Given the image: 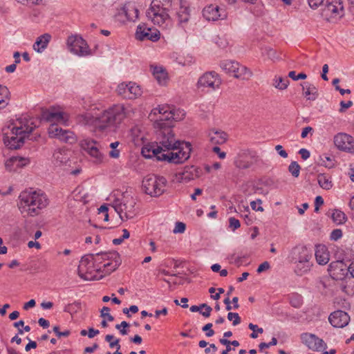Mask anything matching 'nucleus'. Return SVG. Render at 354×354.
Returning a JSON list of instances; mask_svg holds the SVG:
<instances>
[{
	"mask_svg": "<svg viewBox=\"0 0 354 354\" xmlns=\"http://www.w3.org/2000/svg\"><path fill=\"white\" fill-rule=\"evenodd\" d=\"M328 320L333 327L344 328L348 324L350 317L343 310H337L330 315Z\"/></svg>",
	"mask_w": 354,
	"mask_h": 354,
	"instance_id": "412c9836",
	"label": "nucleus"
},
{
	"mask_svg": "<svg viewBox=\"0 0 354 354\" xmlns=\"http://www.w3.org/2000/svg\"><path fill=\"white\" fill-rule=\"evenodd\" d=\"M48 133L50 138H57L66 143L73 144L76 141V136L73 131L62 129L57 124H50Z\"/></svg>",
	"mask_w": 354,
	"mask_h": 354,
	"instance_id": "f8f14e48",
	"label": "nucleus"
},
{
	"mask_svg": "<svg viewBox=\"0 0 354 354\" xmlns=\"http://www.w3.org/2000/svg\"><path fill=\"white\" fill-rule=\"evenodd\" d=\"M67 46L69 51L79 56L89 54L88 46L84 39L77 35H71L67 39Z\"/></svg>",
	"mask_w": 354,
	"mask_h": 354,
	"instance_id": "ddd939ff",
	"label": "nucleus"
},
{
	"mask_svg": "<svg viewBox=\"0 0 354 354\" xmlns=\"http://www.w3.org/2000/svg\"><path fill=\"white\" fill-rule=\"evenodd\" d=\"M299 153L301 155V158L304 160H306L310 157V152L306 149H301L299 151Z\"/></svg>",
	"mask_w": 354,
	"mask_h": 354,
	"instance_id": "774afa93",
	"label": "nucleus"
},
{
	"mask_svg": "<svg viewBox=\"0 0 354 354\" xmlns=\"http://www.w3.org/2000/svg\"><path fill=\"white\" fill-rule=\"evenodd\" d=\"M118 95L124 99H135L142 95L140 86L133 82L120 83L116 89Z\"/></svg>",
	"mask_w": 354,
	"mask_h": 354,
	"instance_id": "4468645a",
	"label": "nucleus"
},
{
	"mask_svg": "<svg viewBox=\"0 0 354 354\" xmlns=\"http://www.w3.org/2000/svg\"><path fill=\"white\" fill-rule=\"evenodd\" d=\"M352 105H353L352 101H348L346 102H345L344 101H341L340 102L341 108L339 109V111L340 113H344L346 111V109L350 108Z\"/></svg>",
	"mask_w": 354,
	"mask_h": 354,
	"instance_id": "13d9d810",
	"label": "nucleus"
},
{
	"mask_svg": "<svg viewBox=\"0 0 354 354\" xmlns=\"http://www.w3.org/2000/svg\"><path fill=\"white\" fill-rule=\"evenodd\" d=\"M303 89V95L308 100L315 101L318 97V90L316 86L309 82L301 84Z\"/></svg>",
	"mask_w": 354,
	"mask_h": 354,
	"instance_id": "c756f323",
	"label": "nucleus"
},
{
	"mask_svg": "<svg viewBox=\"0 0 354 354\" xmlns=\"http://www.w3.org/2000/svg\"><path fill=\"white\" fill-rule=\"evenodd\" d=\"M201 170L198 167L192 165L187 166L184 168L183 172L179 174L183 180L188 182L200 176Z\"/></svg>",
	"mask_w": 354,
	"mask_h": 354,
	"instance_id": "bb28decb",
	"label": "nucleus"
},
{
	"mask_svg": "<svg viewBox=\"0 0 354 354\" xmlns=\"http://www.w3.org/2000/svg\"><path fill=\"white\" fill-rule=\"evenodd\" d=\"M114 339V336L113 335H106L105 336V341L109 343V346L111 348H116L118 350H120L121 346L120 344V339Z\"/></svg>",
	"mask_w": 354,
	"mask_h": 354,
	"instance_id": "a18cd8bd",
	"label": "nucleus"
},
{
	"mask_svg": "<svg viewBox=\"0 0 354 354\" xmlns=\"http://www.w3.org/2000/svg\"><path fill=\"white\" fill-rule=\"evenodd\" d=\"M178 20L180 24H185L189 19V8L185 6H180L177 12Z\"/></svg>",
	"mask_w": 354,
	"mask_h": 354,
	"instance_id": "ea45409f",
	"label": "nucleus"
},
{
	"mask_svg": "<svg viewBox=\"0 0 354 354\" xmlns=\"http://www.w3.org/2000/svg\"><path fill=\"white\" fill-rule=\"evenodd\" d=\"M134 109L130 104H116L104 111L99 116L93 118L86 113L78 116V122L82 125H94L103 131L109 127L117 126L126 118L134 115Z\"/></svg>",
	"mask_w": 354,
	"mask_h": 354,
	"instance_id": "f03ea898",
	"label": "nucleus"
},
{
	"mask_svg": "<svg viewBox=\"0 0 354 354\" xmlns=\"http://www.w3.org/2000/svg\"><path fill=\"white\" fill-rule=\"evenodd\" d=\"M334 144L339 150L354 153V138L345 133H339L334 137Z\"/></svg>",
	"mask_w": 354,
	"mask_h": 354,
	"instance_id": "dca6fc26",
	"label": "nucleus"
},
{
	"mask_svg": "<svg viewBox=\"0 0 354 354\" xmlns=\"http://www.w3.org/2000/svg\"><path fill=\"white\" fill-rule=\"evenodd\" d=\"M277 344V339L275 337H272L269 343L261 342L259 345V349L262 351L264 348H268L271 346H274Z\"/></svg>",
	"mask_w": 354,
	"mask_h": 354,
	"instance_id": "603ef678",
	"label": "nucleus"
},
{
	"mask_svg": "<svg viewBox=\"0 0 354 354\" xmlns=\"http://www.w3.org/2000/svg\"><path fill=\"white\" fill-rule=\"evenodd\" d=\"M10 93L6 86L0 85V109L6 107L10 102Z\"/></svg>",
	"mask_w": 354,
	"mask_h": 354,
	"instance_id": "72a5a7b5",
	"label": "nucleus"
},
{
	"mask_svg": "<svg viewBox=\"0 0 354 354\" xmlns=\"http://www.w3.org/2000/svg\"><path fill=\"white\" fill-rule=\"evenodd\" d=\"M81 309V303L80 301H75L72 304H68L64 307V311L70 314L75 313Z\"/></svg>",
	"mask_w": 354,
	"mask_h": 354,
	"instance_id": "37998d69",
	"label": "nucleus"
},
{
	"mask_svg": "<svg viewBox=\"0 0 354 354\" xmlns=\"http://www.w3.org/2000/svg\"><path fill=\"white\" fill-rule=\"evenodd\" d=\"M295 263L296 264L295 272L299 276H301L309 271L311 267L310 261H304Z\"/></svg>",
	"mask_w": 354,
	"mask_h": 354,
	"instance_id": "4c0bfd02",
	"label": "nucleus"
},
{
	"mask_svg": "<svg viewBox=\"0 0 354 354\" xmlns=\"http://www.w3.org/2000/svg\"><path fill=\"white\" fill-rule=\"evenodd\" d=\"M212 323H208L203 327L202 330L203 331H206V336L212 337L214 335V331L212 329Z\"/></svg>",
	"mask_w": 354,
	"mask_h": 354,
	"instance_id": "4d7b16f0",
	"label": "nucleus"
},
{
	"mask_svg": "<svg viewBox=\"0 0 354 354\" xmlns=\"http://www.w3.org/2000/svg\"><path fill=\"white\" fill-rule=\"evenodd\" d=\"M123 10L128 20L133 21L138 18V10L134 4H125Z\"/></svg>",
	"mask_w": 354,
	"mask_h": 354,
	"instance_id": "473e14b6",
	"label": "nucleus"
},
{
	"mask_svg": "<svg viewBox=\"0 0 354 354\" xmlns=\"http://www.w3.org/2000/svg\"><path fill=\"white\" fill-rule=\"evenodd\" d=\"M160 32L155 28L147 27L145 24H140L138 26L136 36L138 40H149L156 41L160 39Z\"/></svg>",
	"mask_w": 354,
	"mask_h": 354,
	"instance_id": "a211bd4d",
	"label": "nucleus"
},
{
	"mask_svg": "<svg viewBox=\"0 0 354 354\" xmlns=\"http://www.w3.org/2000/svg\"><path fill=\"white\" fill-rule=\"evenodd\" d=\"M331 218L333 222H335L337 225L344 223L346 220L345 214L343 212L337 209H335L333 212Z\"/></svg>",
	"mask_w": 354,
	"mask_h": 354,
	"instance_id": "79ce46f5",
	"label": "nucleus"
},
{
	"mask_svg": "<svg viewBox=\"0 0 354 354\" xmlns=\"http://www.w3.org/2000/svg\"><path fill=\"white\" fill-rule=\"evenodd\" d=\"M50 39L51 35L48 33L39 36L33 44V49L37 53H41L47 48Z\"/></svg>",
	"mask_w": 354,
	"mask_h": 354,
	"instance_id": "7c9ffc66",
	"label": "nucleus"
},
{
	"mask_svg": "<svg viewBox=\"0 0 354 354\" xmlns=\"http://www.w3.org/2000/svg\"><path fill=\"white\" fill-rule=\"evenodd\" d=\"M241 224L238 219L234 217H230L229 218V227L231 228L232 231L236 230L239 227H240Z\"/></svg>",
	"mask_w": 354,
	"mask_h": 354,
	"instance_id": "8fccbe9b",
	"label": "nucleus"
},
{
	"mask_svg": "<svg viewBox=\"0 0 354 354\" xmlns=\"http://www.w3.org/2000/svg\"><path fill=\"white\" fill-rule=\"evenodd\" d=\"M261 200L258 199L257 201H252L250 203V206L253 210L263 212V208L261 206Z\"/></svg>",
	"mask_w": 354,
	"mask_h": 354,
	"instance_id": "864d4df0",
	"label": "nucleus"
},
{
	"mask_svg": "<svg viewBox=\"0 0 354 354\" xmlns=\"http://www.w3.org/2000/svg\"><path fill=\"white\" fill-rule=\"evenodd\" d=\"M317 181L319 186L326 190L330 189L333 186L330 178L324 174H320L317 176Z\"/></svg>",
	"mask_w": 354,
	"mask_h": 354,
	"instance_id": "a19ab883",
	"label": "nucleus"
},
{
	"mask_svg": "<svg viewBox=\"0 0 354 354\" xmlns=\"http://www.w3.org/2000/svg\"><path fill=\"white\" fill-rule=\"evenodd\" d=\"M71 151L64 149L55 151L53 156V161L57 167L71 165Z\"/></svg>",
	"mask_w": 354,
	"mask_h": 354,
	"instance_id": "4be33fe9",
	"label": "nucleus"
},
{
	"mask_svg": "<svg viewBox=\"0 0 354 354\" xmlns=\"http://www.w3.org/2000/svg\"><path fill=\"white\" fill-rule=\"evenodd\" d=\"M136 200L129 194H123L121 198L113 201L112 207L122 221L133 218L137 213L135 207Z\"/></svg>",
	"mask_w": 354,
	"mask_h": 354,
	"instance_id": "423d86ee",
	"label": "nucleus"
},
{
	"mask_svg": "<svg viewBox=\"0 0 354 354\" xmlns=\"http://www.w3.org/2000/svg\"><path fill=\"white\" fill-rule=\"evenodd\" d=\"M303 342L310 348L314 351H319L323 348L324 342L315 335L306 333L301 336Z\"/></svg>",
	"mask_w": 354,
	"mask_h": 354,
	"instance_id": "5701e85b",
	"label": "nucleus"
},
{
	"mask_svg": "<svg viewBox=\"0 0 354 354\" xmlns=\"http://www.w3.org/2000/svg\"><path fill=\"white\" fill-rule=\"evenodd\" d=\"M248 328L253 331L250 334V337L252 339H255L258 337V335L256 333L257 331L259 333H262L263 332L262 328H259L257 325L253 324L252 323L249 324Z\"/></svg>",
	"mask_w": 354,
	"mask_h": 354,
	"instance_id": "de8ad7c7",
	"label": "nucleus"
},
{
	"mask_svg": "<svg viewBox=\"0 0 354 354\" xmlns=\"http://www.w3.org/2000/svg\"><path fill=\"white\" fill-rule=\"evenodd\" d=\"M77 272L80 278L86 281L98 280L103 277L102 274H100V271L96 269L95 263L87 254L82 257Z\"/></svg>",
	"mask_w": 354,
	"mask_h": 354,
	"instance_id": "1a4fd4ad",
	"label": "nucleus"
},
{
	"mask_svg": "<svg viewBox=\"0 0 354 354\" xmlns=\"http://www.w3.org/2000/svg\"><path fill=\"white\" fill-rule=\"evenodd\" d=\"M300 169L301 167L295 161L292 162L288 167L289 172H290L291 174L295 178L299 176Z\"/></svg>",
	"mask_w": 354,
	"mask_h": 354,
	"instance_id": "49530a36",
	"label": "nucleus"
},
{
	"mask_svg": "<svg viewBox=\"0 0 354 354\" xmlns=\"http://www.w3.org/2000/svg\"><path fill=\"white\" fill-rule=\"evenodd\" d=\"M201 307L202 308H205V310L204 312H200L203 316H204L205 317H209L210 316V314H211V312L212 310V308L208 306L207 304H201Z\"/></svg>",
	"mask_w": 354,
	"mask_h": 354,
	"instance_id": "bf43d9fd",
	"label": "nucleus"
},
{
	"mask_svg": "<svg viewBox=\"0 0 354 354\" xmlns=\"http://www.w3.org/2000/svg\"><path fill=\"white\" fill-rule=\"evenodd\" d=\"M153 75L158 82L161 85H165L167 80V73L161 67H154L153 68Z\"/></svg>",
	"mask_w": 354,
	"mask_h": 354,
	"instance_id": "f704fd0d",
	"label": "nucleus"
},
{
	"mask_svg": "<svg viewBox=\"0 0 354 354\" xmlns=\"http://www.w3.org/2000/svg\"><path fill=\"white\" fill-rule=\"evenodd\" d=\"M234 164L236 167L241 169H247L250 166V164L249 162H245L240 160H235Z\"/></svg>",
	"mask_w": 354,
	"mask_h": 354,
	"instance_id": "0e129e2a",
	"label": "nucleus"
},
{
	"mask_svg": "<svg viewBox=\"0 0 354 354\" xmlns=\"http://www.w3.org/2000/svg\"><path fill=\"white\" fill-rule=\"evenodd\" d=\"M186 225L184 223L177 222L176 223L175 227L173 230L174 233H183L185 230Z\"/></svg>",
	"mask_w": 354,
	"mask_h": 354,
	"instance_id": "5fc2aeb1",
	"label": "nucleus"
},
{
	"mask_svg": "<svg viewBox=\"0 0 354 354\" xmlns=\"http://www.w3.org/2000/svg\"><path fill=\"white\" fill-rule=\"evenodd\" d=\"M275 149L278 152L280 156L283 158H286L288 157V153L283 149V147L280 145L275 146Z\"/></svg>",
	"mask_w": 354,
	"mask_h": 354,
	"instance_id": "e2e57ef3",
	"label": "nucleus"
},
{
	"mask_svg": "<svg viewBox=\"0 0 354 354\" xmlns=\"http://www.w3.org/2000/svg\"><path fill=\"white\" fill-rule=\"evenodd\" d=\"M209 141L215 145H223L227 140V134L220 129H212L207 133Z\"/></svg>",
	"mask_w": 354,
	"mask_h": 354,
	"instance_id": "393cba45",
	"label": "nucleus"
},
{
	"mask_svg": "<svg viewBox=\"0 0 354 354\" xmlns=\"http://www.w3.org/2000/svg\"><path fill=\"white\" fill-rule=\"evenodd\" d=\"M289 258L292 263L310 261L312 258V252L306 246L297 245L292 248Z\"/></svg>",
	"mask_w": 354,
	"mask_h": 354,
	"instance_id": "6ab92c4d",
	"label": "nucleus"
},
{
	"mask_svg": "<svg viewBox=\"0 0 354 354\" xmlns=\"http://www.w3.org/2000/svg\"><path fill=\"white\" fill-rule=\"evenodd\" d=\"M41 119L51 124H65L68 120V115L59 109L52 106L41 111Z\"/></svg>",
	"mask_w": 354,
	"mask_h": 354,
	"instance_id": "9b49d317",
	"label": "nucleus"
},
{
	"mask_svg": "<svg viewBox=\"0 0 354 354\" xmlns=\"http://www.w3.org/2000/svg\"><path fill=\"white\" fill-rule=\"evenodd\" d=\"M239 64V62L235 61L225 60L221 62L220 66L227 74L231 75L233 72H234V70Z\"/></svg>",
	"mask_w": 354,
	"mask_h": 354,
	"instance_id": "58836bf2",
	"label": "nucleus"
},
{
	"mask_svg": "<svg viewBox=\"0 0 354 354\" xmlns=\"http://www.w3.org/2000/svg\"><path fill=\"white\" fill-rule=\"evenodd\" d=\"M53 330L55 332L56 335L59 338L62 337H68L70 335V331L68 330H66L63 332L59 331V326H55L53 328Z\"/></svg>",
	"mask_w": 354,
	"mask_h": 354,
	"instance_id": "3c124183",
	"label": "nucleus"
},
{
	"mask_svg": "<svg viewBox=\"0 0 354 354\" xmlns=\"http://www.w3.org/2000/svg\"><path fill=\"white\" fill-rule=\"evenodd\" d=\"M345 280L342 282L341 288L342 291L348 295L354 294V279L351 277H346Z\"/></svg>",
	"mask_w": 354,
	"mask_h": 354,
	"instance_id": "e433bc0d",
	"label": "nucleus"
},
{
	"mask_svg": "<svg viewBox=\"0 0 354 354\" xmlns=\"http://www.w3.org/2000/svg\"><path fill=\"white\" fill-rule=\"evenodd\" d=\"M48 204V200L43 192L30 189L20 193L17 206L21 214L35 216L39 214Z\"/></svg>",
	"mask_w": 354,
	"mask_h": 354,
	"instance_id": "20e7f679",
	"label": "nucleus"
},
{
	"mask_svg": "<svg viewBox=\"0 0 354 354\" xmlns=\"http://www.w3.org/2000/svg\"><path fill=\"white\" fill-rule=\"evenodd\" d=\"M171 6V0H153L147 11V17L154 24L162 26L169 19L168 11Z\"/></svg>",
	"mask_w": 354,
	"mask_h": 354,
	"instance_id": "39448f33",
	"label": "nucleus"
},
{
	"mask_svg": "<svg viewBox=\"0 0 354 354\" xmlns=\"http://www.w3.org/2000/svg\"><path fill=\"white\" fill-rule=\"evenodd\" d=\"M221 84V79L214 71L205 73L197 82V87L201 91H213L218 88Z\"/></svg>",
	"mask_w": 354,
	"mask_h": 354,
	"instance_id": "9d476101",
	"label": "nucleus"
},
{
	"mask_svg": "<svg viewBox=\"0 0 354 354\" xmlns=\"http://www.w3.org/2000/svg\"><path fill=\"white\" fill-rule=\"evenodd\" d=\"M37 126V120L33 118H19L3 129L4 144L11 149L20 148Z\"/></svg>",
	"mask_w": 354,
	"mask_h": 354,
	"instance_id": "7ed1b4c3",
	"label": "nucleus"
},
{
	"mask_svg": "<svg viewBox=\"0 0 354 354\" xmlns=\"http://www.w3.org/2000/svg\"><path fill=\"white\" fill-rule=\"evenodd\" d=\"M121 264V259L119 254L116 252H111L109 260L102 265L100 273L102 275H107L115 271Z\"/></svg>",
	"mask_w": 354,
	"mask_h": 354,
	"instance_id": "aec40b11",
	"label": "nucleus"
},
{
	"mask_svg": "<svg viewBox=\"0 0 354 354\" xmlns=\"http://www.w3.org/2000/svg\"><path fill=\"white\" fill-rule=\"evenodd\" d=\"M80 145L93 163L100 165L104 162L106 157L103 151L102 145L100 142L93 138H87L82 140Z\"/></svg>",
	"mask_w": 354,
	"mask_h": 354,
	"instance_id": "0eeeda50",
	"label": "nucleus"
},
{
	"mask_svg": "<svg viewBox=\"0 0 354 354\" xmlns=\"http://www.w3.org/2000/svg\"><path fill=\"white\" fill-rule=\"evenodd\" d=\"M324 204V200L322 196H318L315 198V212H317L319 209V206Z\"/></svg>",
	"mask_w": 354,
	"mask_h": 354,
	"instance_id": "69168bd1",
	"label": "nucleus"
},
{
	"mask_svg": "<svg viewBox=\"0 0 354 354\" xmlns=\"http://www.w3.org/2000/svg\"><path fill=\"white\" fill-rule=\"evenodd\" d=\"M212 151L218 155L219 158L224 159L226 156V153L224 151H221L220 147L218 146H215L213 147Z\"/></svg>",
	"mask_w": 354,
	"mask_h": 354,
	"instance_id": "338daca9",
	"label": "nucleus"
},
{
	"mask_svg": "<svg viewBox=\"0 0 354 354\" xmlns=\"http://www.w3.org/2000/svg\"><path fill=\"white\" fill-rule=\"evenodd\" d=\"M328 270L330 277L335 280H344L348 274V266L342 261L331 262Z\"/></svg>",
	"mask_w": 354,
	"mask_h": 354,
	"instance_id": "f3484780",
	"label": "nucleus"
},
{
	"mask_svg": "<svg viewBox=\"0 0 354 354\" xmlns=\"http://www.w3.org/2000/svg\"><path fill=\"white\" fill-rule=\"evenodd\" d=\"M343 8L341 0H326L324 11L327 15L337 16L342 14Z\"/></svg>",
	"mask_w": 354,
	"mask_h": 354,
	"instance_id": "b1692460",
	"label": "nucleus"
},
{
	"mask_svg": "<svg viewBox=\"0 0 354 354\" xmlns=\"http://www.w3.org/2000/svg\"><path fill=\"white\" fill-rule=\"evenodd\" d=\"M262 54L271 60H276L279 59L277 51L270 47H266L263 48L262 50Z\"/></svg>",
	"mask_w": 354,
	"mask_h": 354,
	"instance_id": "c03bdc74",
	"label": "nucleus"
},
{
	"mask_svg": "<svg viewBox=\"0 0 354 354\" xmlns=\"http://www.w3.org/2000/svg\"><path fill=\"white\" fill-rule=\"evenodd\" d=\"M167 180L164 176L148 175L142 180V189L152 197H158L165 191Z\"/></svg>",
	"mask_w": 354,
	"mask_h": 354,
	"instance_id": "6e6552de",
	"label": "nucleus"
},
{
	"mask_svg": "<svg viewBox=\"0 0 354 354\" xmlns=\"http://www.w3.org/2000/svg\"><path fill=\"white\" fill-rule=\"evenodd\" d=\"M270 268V263L268 261H264L261 264H260L257 268V272L258 273H261L263 271L268 270Z\"/></svg>",
	"mask_w": 354,
	"mask_h": 354,
	"instance_id": "052dcab7",
	"label": "nucleus"
},
{
	"mask_svg": "<svg viewBox=\"0 0 354 354\" xmlns=\"http://www.w3.org/2000/svg\"><path fill=\"white\" fill-rule=\"evenodd\" d=\"M324 0H308V4L313 9L317 8L322 4Z\"/></svg>",
	"mask_w": 354,
	"mask_h": 354,
	"instance_id": "680f3d73",
	"label": "nucleus"
},
{
	"mask_svg": "<svg viewBox=\"0 0 354 354\" xmlns=\"http://www.w3.org/2000/svg\"><path fill=\"white\" fill-rule=\"evenodd\" d=\"M227 319L230 321L233 320V325L236 326L241 323V318L238 313L230 312L227 314Z\"/></svg>",
	"mask_w": 354,
	"mask_h": 354,
	"instance_id": "09e8293b",
	"label": "nucleus"
},
{
	"mask_svg": "<svg viewBox=\"0 0 354 354\" xmlns=\"http://www.w3.org/2000/svg\"><path fill=\"white\" fill-rule=\"evenodd\" d=\"M29 163V160L22 157L12 156L6 160L5 167L8 171L15 170Z\"/></svg>",
	"mask_w": 354,
	"mask_h": 354,
	"instance_id": "cd10ccee",
	"label": "nucleus"
},
{
	"mask_svg": "<svg viewBox=\"0 0 354 354\" xmlns=\"http://www.w3.org/2000/svg\"><path fill=\"white\" fill-rule=\"evenodd\" d=\"M153 114L160 115L153 127L157 129V140L142 149V155L147 158L155 157L159 161L181 164L190 157L192 146L189 142L177 140L173 133L174 121L184 118V110L169 106H162L153 110Z\"/></svg>",
	"mask_w": 354,
	"mask_h": 354,
	"instance_id": "f257e3e1",
	"label": "nucleus"
},
{
	"mask_svg": "<svg viewBox=\"0 0 354 354\" xmlns=\"http://www.w3.org/2000/svg\"><path fill=\"white\" fill-rule=\"evenodd\" d=\"M315 256L317 263L319 265H326L330 260L328 248L323 244H319L315 246Z\"/></svg>",
	"mask_w": 354,
	"mask_h": 354,
	"instance_id": "a878e982",
	"label": "nucleus"
},
{
	"mask_svg": "<svg viewBox=\"0 0 354 354\" xmlns=\"http://www.w3.org/2000/svg\"><path fill=\"white\" fill-rule=\"evenodd\" d=\"M91 259L95 263L96 266V269L100 271L102 268V265L109 260V257L111 255V252H100L97 254H89Z\"/></svg>",
	"mask_w": 354,
	"mask_h": 354,
	"instance_id": "2f4dec72",
	"label": "nucleus"
},
{
	"mask_svg": "<svg viewBox=\"0 0 354 354\" xmlns=\"http://www.w3.org/2000/svg\"><path fill=\"white\" fill-rule=\"evenodd\" d=\"M290 81L287 77L275 76L272 80V85L279 90H285L288 88Z\"/></svg>",
	"mask_w": 354,
	"mask_h": 354,
	"instance_id": "c9c22d12",
	"label": "nucleus"
},
{
	"mask_svg": "<svg viewBox=\"0 0 354 354\" xmlns=\"http://www.w3.org/2000/svg\"><path fill=\"white\" fill-rule=\"evenodd\" d=\"M342 236V231L340 229L333 230L330 234V239L337 241Z\"/></svg>",
	"mask_w": 354,
	"mask_h": 354,
	"instance_id": "6e6d98bb",
	"label": "nucleus"
},
{
	"mask_svg": "<svg viewBox=\"0 0 354 354\" xmlns=\"http://www.w3.org/2000/svg\"><path fill=\"white\" fill-rule=\"evenodd\" d=\"M203 16L207 21H215L225 19L227 13L225 9L215 4H210L203 8Z\"/></svg>",
	"mask_w": 354,
	"mask_h": 354,
	"instance_id": "2eb2a0df",
	"label": "nucleus"
},
{
	"mask_svg": "<svg viewBox=\"0 0 354 354\" xmlns=\"http://www.w3.org/2000/svg\"><path fill=\"white\" fill-rule=\"evenodd\" d=\"M252 75V71L250 68L239 63L231 76L241 80H249Z\"/></svg>",
	"mask_w": 354,
	"mask_h": 354,
	"instance_id": "c85d7f7f",
	"label": "nucleus"
}]
</instances>
